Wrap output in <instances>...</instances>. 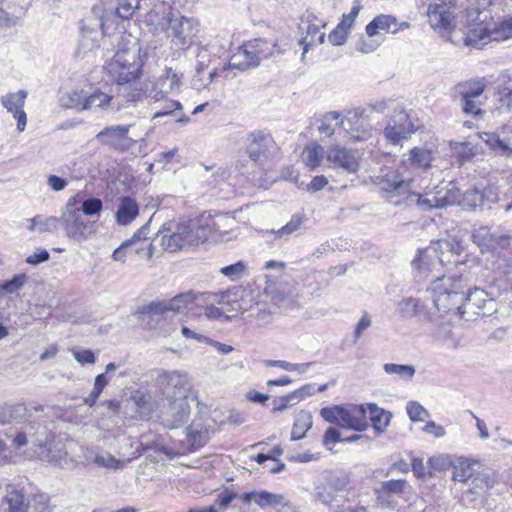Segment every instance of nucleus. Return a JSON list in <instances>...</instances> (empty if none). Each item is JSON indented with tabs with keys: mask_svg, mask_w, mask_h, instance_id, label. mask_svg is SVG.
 Returning a JSON list of instances; mask_svg holds the SVG:
<instances>
[{
	"mask_svg": "<svg viewBox=\"0 0 512 512\" xmlns=\"http://www.w3.org/2000/svg\"><path fill=\"white\" fill-rule=\"evenodd\" d=\"M313 424L310 412L301 411L295 419L291 432V440L297 441L305 437L306 432L311 429Z\"/></svg>",
	"mask_w": 512,
	"mask_h": 512,
	"instance_id": "45",
	"label": "nucleus"
},
{
	"mask_svg": "<svg viewBox=\"0 0 512 512\" xmlns=\"http://www.w3.org/2000/svg\"><path fill=\"white\" fill-rule=\"evenodd\" d=\"M28 96L26 90H19L14 93H8L0 98L1 104L17 120L18 131H24L27 123V115L23 109L25 100Z\"/></svg>",
	"mask_w": 512,
	"mask_h": 512,
	"instance_id": "21",
	"label": "nucleus"
},
{
	"mask_svg": "<svg viewBox=\"0 0 512 512\" xmlns=\"http://www.w3.org/2000/svg\"><path fill=\"white\" fill-rule=\"evenodd\" d=\"M512 38V16L505 18L493 28H489L482 24L470 29L467 35V44L478 45L480 42L488 41H504Z\"/></svg>",
	"mask_w": 512,
	"mask_h": 512,
	"instance_id": "12",
	"label": "nucleus"
},
{
	"mask_svg": "<svg viewBox=\"0 0 512 512\" xmlns=\"http://www.w3.org/2000/svg\"><path fill=\"white\" fill-rule=\"evenodd\" d=\"M239 499L244 503L254 501L262 509L286 505L283 495L271 493L266 490L246 492L239 495Z\"/></svg>",
	"mask_w": 512,
	"mask_h": 512,
	"instance_id": "26",
	"label": "nucleus"
},
{
	"mask_svg": "<svg viewBox=\"0 0 512 512\" xmlns=\"http://www.w3.org/2000/svg\"><path fill=\"white\" fill-rule=\"evenodd\" d=\"M363 113V109L356 108L349 111L347 115L342 117L341 121L337 123L353 141H366L372 137V127L369 122L362 117Z\"/></svg>",
	"mask_w": 512,
	"mask_h": 512,
	"instance_id": "14",
	"label": "nucleus"
},
{
	"mask_svg": "<svg viewBox=\"0 0 512 512\" xmlns=\"http://www.w3.org/2000/svg\"><path fill=\"white\" fill-rule=\"evenodd\" d=\"M384 371L389 375H398L401 379L409 381L415 375V367L408 364L386 363L383 366Z\"/></svg>",
	"mask_w": 512,
	"mask_h": 512,
	"instance_id": "51",
	"label": "nucleus"
},
{
	"mask_svg": "<svg viewBox=\"0 0 512 512\" xmlns=\"http://www.w3.org/2000/svg\"><path fill=\"white\" fill-rule=\"evenodd\" d=\"M151 219L139 228L130 239L125 240L118 248L113 251L112 258L114 261H125V256L129 249L133 250L136 254L140 253L143 249V241L147 239L149 233Z\"/></svg>",
	"mask_w": 512,
	"mask_h": 512,
	"instance_id": "25",
	"label": "nucleus"
},
{
	"mask_svg": "<svg viewBox=\"0 0 512 512\" xmlns=\"http://www.w3.org/2000/svg\"><path fill=\"white\" fill-rule=\"evenodd\" d=\"M156 385L167 402L161 409L160 423L168 429L182 426L190 415V387L186 375L177 371L162 372L156 379Z\"/></svg>",
	"mask_w": 512,
	"mask_h": 512,
	"instance_id": "2",
	"label": "nucleus"
},
{
	"mask_svg": "<svg viewBox=\"0 0 512 512\" xmlns=\"http://www.w3.org/2000/svg\"><path fill=\"white\" fill-rule=\"evenodd\" d=\"M437 245L441 253L439 256L440 262L444 261L445 253H451L452 255L459 256L464 251L462 241L456 237L441 239L437 242Z\"/></svg>",
	"mask_w": 512,
	"mask_h": 512,
	"instance_id": "48",
	"label": "nucleus"
},
{
	"mask_svg": "<svg viewBox=\"0 0 512 512\" xmlns=\"http://www.w3.org/2000/svg\"><path fill=\"white\" fill-rule=\"evenodd\" d=\"M326 27V22L320 20L313 12L307 11L301 18L299 31L301 37L298 41L303 47L302 60L311 47L321 45L325 42V33H320V28Z\"/></svg>",
	"mask_w": 512,
	"mask_h": 512,
	"instance_id": "11",
	"label": "nucleus"
},
{
	"mask_svg": "<svg viewBox=\"0 0 512 512\" xmlns=\"http://www.w3.org/2000/svg\"><path fill=\"white\" fill-rule=\"evenodd\" d=\"M27 222V230L31 232L55 233L61 226V216L46 217L44 215L37 214L34 217L27 219Z\"/></svg>",
	"mask_w": 512,
	"mask_h": 512,
	"instance_id": "32",
	"label": "nucleus"
},
{
	"mask_svg": "<svg viewBox=\"0 0 512 512\" xmlns=\"http://www.w3.org/2000/svg\"><path fill=\"white\" fill-rule=\"evenodd\" d=\"M30 416L24 404L6 405L0 411V423L12 425L14 429H18Z\"/></svg>",
	"mask_w": 512,
	"mask_h": 512,
	"instance_id": "29",
	"label": "nucleus"
},
{
	"mask_svg": "<svg viewBox=\"0 0 512 512\" xmlns=\"http://www.w3.org/2000/svg\"><path fill=\"white\" fill-rule=\"evenodd\" d=\"M432 248H427L425 250H419L417 256L412 261V266L418 270L419 273H425L426 271H429V262L428 259L430 258V251Z\"/></svg>",
	"mask_w": 512,
	"mask_h": 512,
	"instance_id": "61",
	"label": "nucleus"
},
{
	"mask_svg": "<svg viewBox=\"0 0 512 512\" xmlns=\"http://www.w3.org/2000/svg\"><path fill=\"white\" fill-rule=\"evenodd\" d=\"M410 159L420 168H428L433 160L432 152L427 149L415 147L410 151Z\"/></svg>",
	"mask_w": 512,
	"mask_h": 512,
	"instance_id": "55",
	"label": "nucleus"
},
{
	"mask_svg": "<svg viewBox=\"0 0 512 512\" xmlns=\"http://www.w3.org/2000/svg\"><path fill=\"white\" fill-rule=\"evenodd\" d=\"M342 114L340 112L331 111L326 113L323 118L319 121L317 127L319 133L326 137H330L334 134V128L331 125L332 121H341Z\"/></svg>",
	"mask_w": 512,
	"mask_h": 512,
	"instance_id": "54",
	"label": "nucleus"
},
{
	"mask_svg": "<svg viewBox=\"0 0 512 512\" xmlns=\"http://www.w3.org/2000/svg\"><path fill=\"white\" fill-rule=\"evenodd\" d=\"M29 510L32 512H50L49 499L46 494L34 495L30 501Z\"/></svg>",
	"mask_w": 512,
	"mask_h": 512,
	"instance_id": "63",
	"label": "nucleus"
},
{
	"mask_svg": "<svg viewBox=\"0 0 512 512\" xmlns=\"http://www.w3.org/2000/svg\"><path fill=\"white\" fill-rule=\"evenodd\" d=\"M451 0H434L427 9L428 22L434 30L448 31L453 27L454 14Z\"/></svg>",
	"mask_w": 512,
	"mask_h": 512,
	"instance_id": "19",
	"label": "nucleus"
},
{
	"mask_svg": "<svg viewBox=\"0 0 512 512\" xmlns=\"http://www.w3.org/2000/svg\"><path fill=\"white\" fill-rule=\"evenodd\" d=\"M391 24H395V17L392 15L380 14L373 18L366 27L365 32L368 37H374L379 30H391Z\"/></svg>",
	"mask_w": 512,
	"mask_h": 512,
	"instance_id": "46",
	"label": "nucleus"
},
{
	"mask_svg": "<svg viewBox=\"0 0 512 512\" xmlns=\"http://www.w3.org/2000/svg\"><path fill=\"white\" fill-rule=\"evenodd\" d=\"M217 46L215 44H207L205 46H199L196 54V74L193 78V85L200 88H207L209 85H205L208 82V79L205 82H202V73L219 57L217 56Z\"/></svg>",
	"mask_w": 512,
	"mask_h": 512,
	"instance_id": "22",
	"label": "nucleus"
},
{
	"mask_svg": "<svg viewBox=\"0 0 512 512\" xmlns=\"http://www.w3.org/2000/svg\"><path fill=\"white\" fill-rule=\"evenodd\" d=\"M406 485L407 481L405 479L383 481L380 484V487L375 490L377 503L381 507L394 509L396 507V502L391 498L394 495H402L405 491Z\"/></svg>",
	"mask_w": 512,
	"mask_h": 512,
	"instance_id": "23",
	"label": "nucleus"
},
{
	"mask_svg": "<svg viewBox=\"0 0 512 512\" xmlns=\"http://www.w3.org/2000/svg\"><path fill=\"white\" fill-rule=\"evenodd\" d=\"M247 271V262L239 260L236 263L227 265L220 269V273L229 278L231 281L241 279Z\"/></svg>",
	"mask_w": 512,
	"mask_h": 512,
	"instance_id": "52",
	"label": "nucleus"
},
{
	"mask_svg": "<svg viewBox=\"0 0 512 512\" xmlns=\"http://www.w3.org/2000/svg\"><path fill=\"white\" fill-rule=\"evenodd\" d=\"M362 407L365 411V420L371 422L376 434L383 433L391 421L392 414L375 403L362 404Z\"/></svg>",
	"mask_w": 512,
	"mask_h": 512,
	"instance_id": "27",
	"label": "nucleus"
},
{
	"mask_svg": "<svg viewBox=\"0 0 512 512\" xmlns=\"http://www.w3.org/2000/svg\"><path fill=\"white\" fill-rule=\"evenodd\" d=\"M253 49L254 48L251 46L249 41L245 42L239 47L238 51L231 57L228 63H219L218 66L212 68L208 73V82L205 85H210L219 77H223L225 79L232 78L233 76H230L229 74L232 69L245 71L247 69L257 67L261 60Z\"/></svg>",
	"mask_w": 512,
	"mask_h": 512,
	"instance_id": "9",
	"label": "nucleus"
},
{
	"mask_svg": "<svg viewBox=\"0 0 512 512\" xmlns=\"http://www.w3.org/2000/svg\"><path fill=\"white\" fill-rule=\"evenodd\" d=\"M326 157L332 167L342 169L350 174L356 173L360 168L358 151L342 147L338 144L328 148Z\"/></svg>",
	"mask_w": 512,
	"mask_h": 512,
	"instance_id": "17",
	"label": "nucleus"
},
{
	"mask_svg": "<svg viewBox=\"0 0 512 512\" xmlns=\"http://www.w3.org/2000/svg\"><path fill=\"white\" fill-rule=\"evenodd\" d=\"M477 462L470 461L465 458H458L452 463V479L457 482L469 483L473 478Z\"/></svg>",
	"mask_w": 512,
	"mask_h": 512,
	"instance_id": "37",
	"label": "nucleus"
},
{
	"mask_svg": "<svg viewBox=\"0 0 512 512\" xmlns=\"http://www.w3.org/2000/svg\"><path fill=\"white\" fill-rule=\"evenodd\" d=\"M453 460L449 455H437L428 459V474L431 476L433 472H442L452 466Z\"/></svg>",
	"mask_w": 512,
	"mask_h": 512,
	"instance_id": "56",
	"label": "nucleus"
},
{
	"mask_svg": "<svg viewBox=\"0 0 512 512\" xmlns=\"http://www.w3.org/2000/svg\"><path fill=\"white\" fill-rule=\"evenodd\" d=\"M434 201H436L434 193L420 194L418 192L411 191V189L406 193L403 200V202L409 206H417L422 212L439 209L437 203Z\"/></svg>",
	"mask_w": 512,
	"mask_h": 512,
	"instance_id": "36",
	"label": "nucleus"
},
{
	"mask_svg": "<svg viewBox=\"0 0 512 512\" xmlns=\"http://www.w3.org/2000/svg\"><path fill=\"white\" fill-rule=\"evenodd\" d=\"M249 42L251 46H253V50L254 52H256L260 60H264L272 56L277 47L276 42H274L273 40H267L262 38L249 40Z\"/></svg>",
	"mask_w": 512,
	"mask_h": 512,
	"instance_id": "49",
	"label": "nucleus"
},
{
	"mask_svg": "<svg viewBox=\"0 0 512 512\" xmlns=\"http://www.w3.org/2000/svg\"><path fill=\"white\" fill-rule=\"evenodd\" d=\"M460 106L462 112L475 119H480L484 116V111L481 108V103L476 99L460 98Z\"/></svg>",
	"mask_w": 512,
	"mask_h": 512,
	"instance_id": "53",
	"label": "nucleus"
},
{
	"mask_svg": "<svg viewBox=\"0 0 512 512\" xmlns=\"http://www.w3.org/2000/svg\"><path fill=\"white\" fill-rule=\"evenodd\" d=\"M76 203V197H72L62 208L61 226L67 237L76 242H83L92 235L94 225L93 222L85 220Z\"/></svg>",
	"mask_w": 512,
	"mask_h": 512,
	"instance_id": "7",
	"label": "nucleus"
},
{
	"mask_svg": "<svg viewBox=\"0 0 512 512\" xmlns=\"http://www.w3.org/2000/svg\"><path fill=\"white\" fill-rule=\"evenodd\" d=\"M496 94L502 106L512 109V71H503L498 77Z\"/></svg>",
	"mask_w": 512,
	"mask_h": 512,
	"instance_id": "35",
	"label": "nucleus"
},
{
	"mask_svg": "<svg viewBox=\"0 0 512 512\" xmlns=\"http://www.w3.org/2000/svg\"><path fill=\"white\" fill-rule=\"evenodd\" d=\"M182 109V104L179 101L170 100L165 102L164 106L153 114L152 119L155 120L160 117L171 115L175 117V121L177 123L186 125L189 123L190 118L182 112Z\"/></svg>",
	"mask_w": 512,
	"mask_h": 512,
	"instance_id": "38",
	"label": "nucleus"
},
{
	"mask_svg": "<svg viewBox=\"0 0 512 512\" xmlns=\"http://www.w3.org/2000/svg\"><path fill=\"white\" fill-rule=\"evenodd\" d=\"M320 415L326 422L344 429L362 432L369 427V422L365 420V411L362 404L323 407L320 410Z\"/></svg>",
	"mask_w": 512,
	"mask_h": 512,
	"instance_id": "6",
	"label": "nucleus"
},
{
	"mask_svg": "<svg viewBox=\"0 0 512 512\" xmlns=\"http://www.w3.org/2000/svg\"><path fill=\"white\" fill-rule=\"evenodd\" d=\"M205 293H195L193 291H187L176 295L170 300L166 301H152L143 310L142 314H148L151 317H156L158 322L165 313L169 311L180 312L182 309H187L188 312L193 311L195 308H199L202 302H205Z\"/></svg>",
	"mask_w": 512,
	"mask_h": 512,
	"instance_id": "8",
	"label": "nucleus"
},
{
	"mask_svg": "<svg viewBox=\"0 0 512 512\" xmlns=\"http://www.w3.org/2000/svg\"><path fill=\"white\" fill-rule=\"evenodd\" d=\"M182 79V72L165 66L162 73L152 82L151 88H147L148 97L155 102L165 99L168 94L180 91Z\"/></svg>",
	"mask_w": 512,
	"mask_h": 512,
	"instance_id": "13",
	"label": "nucleus"
},
{
	"mask_svg": "<svg viewBox=\"0 0 512 512\" xmlns=\"http://www.w3.org/2000/svg\"><path fill=\"white\" fill-rule=\"evenodd\" d=\"M168 30L172 44L182 51L188 50L199 33V21L193 17H185L171 13L168 18Z\"/></svg>",
	"mask_w": 512,
	"mask_h": 512,
	"instance_id": "10",
	"label": "nucleus"
},
{
	"mask_svg": "<svg viewBox=\"0 0 512 512\" xmlns=\"http://www.w3.org/2000/svg\"><path fill=\"white\" fill-rule=\"evenodd\" d=\"M396 310L399 315L403 318H426L428 316V310L423 302L417 298L408 297L403 298L397 303Z\"/></svg>",
	"mask_w": 512,
	"mask_h": 512,
	"instance_id": "30",
	"label": "nucleus"
},
{
	"mask_svg": "<svg viewBox=\"0 0 512 512\" xmlns=\"http://www.w3.org/2000/svg\"><path fill=\"white\" fill-rule=\"evenodd\" d=\"M131 400L140 416H150L154 408V401L149 393L139 389L135 390L131 393Z\"/></svg>",
	"mask_w": 512,
	"mask_h": 512,
	"instance_id": "44",
	"label": "nucleus"
},
{
	"mask_svg": "<svg viewBox=\"0 0 512 512\" xmlns=\"http://www.w3.org/2000/svg\"><path fill=\"white\" fill-rule=\"evenodd\" d=\"M30 501L22 489H18L12 484L6 487V494L1 503L3 512H29Z\"/></svg>",
	"mask_w": 512,
	"mask_h": 512,
	"instance_id": "24",
	"label": "nucleus"
},
{
	"mask_svg": "<svg viewBox=\"0 0 512 512\" xmlns=\"http://www.w3.org/2000/svg\"><path fill=\"white\" fill-rule=\"evenodd\" d=\"M93 463L100 467H107V468H118L119 466V460L116 459L113 455L107 452L103 453H95L93 457Z\"/></svg>",
	"mask_w": 512,
	"mask_h": 512,
	"instance_id": "62",
	"label": "nucleus"
},
{
	"mask_svg": "<svg viewBox=\"0 0 512 512\" xmlns=\"http://www.w3.org/2000/svg\"><path fill=\"white\" fill-rule=\"evenodd\" d=\"M415 131L409 115L401 108L394 109L385 129L384 136L392 144H399Z\"/></svg>",
	"mask_w": 512,
	"mask_h": 512,
	"instance_id": "16",
	"label": "nucleus"
},
{
	"mask_svg": "<svg viewBox=\"0 0 512 512\" xmlns=\"http://www.w3.org/2000/svg\"><path fill=\"white\" fill-rule=\"evenodd\" d=\"M323 155V147L318 143H311L304 149L302 153V160L307 167L315 169L320 166Z\"/></svg>",
	"mask_w": 512,
	"mask_h": 512,
	"instance_id": "47",
	"label": "nucleus"
},
{
	"mask_svg": "<svg viewBox=\"0 0 512 512\" xmlns=\"http://www.w3.org/2000/svg\"><path fill=\"white\" fill-rule=\"evenodd\" d=\"M306 221L304 214L292 215L290 221L278 230H272L279 238L288 237L300 230L302 224Z\"/></svg>",
	"mask_w": 512,
	"mask_h": 512,
	"instance_id": "50",
	"label": "nucleus"
},
{
	"mask_svg": "<svg viewBox=\"0 0 512 512\" xmlns=\"http://www.w3.org/2000/svg\"><path fill=\"white\" fill-rule=\"evenodd\" d=\"M434 196L438 208L441 209L446 206L458 203L461 194L456 185L452 182H449L446 186L441 187L436 192H434Z\"/></svg>",
	"mask_w": 512,
	"mask_h": 512,
	"instance_id": "39",
	"label": "nucleus"
},
{
	"mask_svg": "<svg viewBox=\"0 0 512 512\" xmlns=\"http://www.w3.org/2000/svg\"><path fill=\"white\" fill-rule=\"evenodd\" d=\"M86 89H75L64 94L60 101L63 107L76 109L78 111L87 110L86 105Z\"/></svg>",
	"mask_w": 512,
	"mask_h": 512,
	"instance_id": "41",
	"label": "nucleus"
},
{
	"mask_svg": "<svg viewBox=\"0 0 512 512\" xmlns=\"http://www.w3.org/2000/svg\"><path fill=\"white\" fill-rule=\"evenodd\" d=\"M265 364L270 367H279L285 371H298L299 373H305L307 369L312 365L308 363H290L283 360H266Z\"/></svg>",
	"mask_w": 512,
	"mask_h": 512,
	"instance_id": "57",
	"label": "nucleus"
},
{
	"mask_svg": "<svg viewBox=\"0 0 512 512\" xmlns=\"http://www.w3.org/2000/svg\"><path fill=\"white\" fill-rule=\"evenodd\" d=\"M244 145L245 153L257 166L264 167L277 161L280 157V147L273 136L263 130H254L247 133Z\"/></svg>",
	"mask_w": 512,
	"mask_h": 512,
	"instance_id": "5",
	"label": "nucleus"
},
{
	"mask_svg": "<svg viewBox=\"0 0 512 512\" xmlns=\"http://www.w3.org/2000/svg\"><path fill=\"white\" fill-rule=\"evenodd\" d=\"M487 81L484 77L474 78L466 81L459 82L454 87L455 93L459 98L477 99L485 91Z\"/></svg>",
	"mask_w": 512,
	"mask_h": 512,
	"instance_id": "31",
	"label": "nucleus"
},
{
	"mask_svg": "<svg viewBox=\"0 0 512 512\" xmlns=\"http://www.w3.org/2000/svg\"><path fill=\"white\" fill-rule=\"evenodd\" d=\"M406 411L410 420L413 422H422L425 417H429V412L416 401H409L406 406Z\"/></svg>",
	"mask_w": 512,
	"mask_h": 512,
	"instance_id": "59",
	"label": "nucleus"
},
{
	"mask_svg": "<svg viewBox=\"0 0 512 512\" xmlns=\"http://www.w3.org/2000/svg\"><path fill=\"white\" fill-rule=\"evenodd\" d=\"M236 498H239L238 494L230 488H224L216 496V505L222 509H226Z\"/></svg>",
	"mask_w": 512,
	"mask_h": 512,
	"instance_id": "64",
	"label": "nucleus"
},
{
	"mask_svg": "<svg viewBox=\"0 0 512 512\" xmlns=\"http://www.w3.org/2000/svg\"><path fill=\"white\" fill-rule=\"evenodd\" d=\"M429 290L439 312L455 313L466 321L490 316L497 310L496 301L483 289L472 290L463 275L437 277Z\"/></svg>",
	"mask_w": 512,
	"mask_h": 512,
	"instance_id": "1",
	"label": "nucleus"
},
{
	"mask_svg": "<svg viewBox=\"0 0 512 512\" xmlns=\"http://www.w3.org/2000/svg\"><path fill=\"white\" fill-rule=\"evenodd\" d=\"M141 51L140 45L136 42L131 47L117 51L105 66L109 77L120 85L139 79L146 57Z\"/></svg>",
	"mask_w": 512,
	"mask_h": 512,
	"instance_id": "3",
	"label": "nucleus"
},
{
	"mask_svg": "<svg viewBox=\"0 0 512 512\" xmlns=\"http://www.w3.org/2000/svg\"><path fill=\"white\" fill-rule=\"evenodd\" d=\"M130 125L108 126L96 135V140L102 145L117 151L125 152L131 149L136 141L128 136Z\"/></svg>",
	"mask_w": 512,
	"mask_h": 512,
	"instance_id": "15",
	"label": "nucleus"
},
{
	"mask_svg": "<svg viewBox=\"0 0 512 512\" xmlns=\"http://www.w3.org/2000/svg\"><path fill=\"white\" fill-rule=\"evenodd\" d=\"M139 214V206L135 199L125 196L120 199L116 211V221L119 225H129Z\"/></svg>",
	"mask_w": 512,
	"mask_h": 512,
	"instance_id": "34",
	"label": "nucleus"
},
{
	"mask_svg": "<svg viewBox=\"0 0 512 512\" xmlns=\"http://www.w3.org/2000/svg\"><path fill=\"white\" fill-rule=\"evenodd\" d=\"M479 137L491 150L501 155H507L512 153L510 143L507 142L506 140L500 139V137L496 133L482 132L479 134Z\"/></svg>",
	"mask_w": 512,
	"mask_h": 512,
	"instance_id": "43",
	"label": "nucleus"
},
{
	"mask_svg": "<svg viewBox=\"0 0 512 512\" xmlns=\"http://www.w3.org/2000/svg\"><path fill=\"white\" fill-rule=\"evenodd\" d=\"M374 183L379 186L382 191L394 196H402L403 199L412 186L411 180L404 179L403 175L398 170L393 169L382 170L381 173L375 177Z\"/></svg>",
	"mask_w": 512,
	"mask_h": 512,
	"instance_id": "18",
	"label": "nucleus"
},
{
	"mask_svg": "<svg viewBox=\"0 0 512 512\" xmlns=\"http://www.w3.org/2000/svg\"><path fill=\"white\" fill-rule=\"evenodd\" d=\"M471 237L472 241L482 252H491L498 248H506L510 243L509 235L492 231L487 226L474 229Z\"/></svg>",
	"mask_w": 512,
	"mask_h": 512,
	"instance_id": "20",
	"label": "nucleus"
},
{
	"mask_svg": "<svg viewBox=\"0 0 512 512\" xmlns=\"http://www.w3.org/2000/svg\"><path fill=\"white\" fill-rule=\"evenodd\" d=\"M158 233L162 235L161 246L169 252L195 247L205 240L202 228L186 223H165Z\"/></svg>",
	"mask_w": 512,
	"mask_h": 512,
	"instance_id": "4",
	"label": "nucleus"
},
{
	"mask_svg": "<svg viewBox=\"0 0 512 512\" xmlns=\"http://www.w3.org/2000/svg\"><path fill=\"white\" fill-rule=\"evenodd\" d=\"M113 97L109 94H106L100 90V88H90L86 90V105L87 110H91L94 108L105 109Z\"/></svg>",
	"mask_w": 512,
	"mask_h": 512,
	"instance_id": "42",
	"label": "nucleus"
},
{
	"mask_svg": "<svg viewBox=\"0 0 512 512\" xmlns=\"http://www.w3.org/2000/svg\"><path fill=\"white\" fill-rule=\"evenodd\" d=\"M187 440L192 450L203 447L210 439V432L201 416L195 417L186 428Z\"/></svg>",
	"mask_w": 512,
	"mask_h": 512,
	"instance_id": "28",
	"label": "nucleus"
},
{
	"mask_svg": "<svg viewBox=\"0 0 512 512\" xmlns=\"http://www.w3.org/2000/svg\"><path fill=\"white\" fill-rule=\"evenodd\" d=\"M449 147L458 166L470 162L479 153V148L470 141H451Z\"/></svg>",
	"mask_w": 512,
	"mask_h": 512,
	"instance_id": "33",
	"label": "nucleus"
},
{
	"mask_svg": "<svg viewBox=\"0 0 512 512\" xmlns=\"http://www.w3.org/2000/svg\"><path fill=\"white\" fill-rule=\"evenodd\" d=\"M103 203L102 200L96 197H90L84 200L81 204L80 213L86 216H96L102 211Z\"/></svg>",
	"mask_w": 512,
	"mask_h": 512,
	"instance_id": "58",
	"label": "nucleus"
},
{
	"mask_svg": "<svg viewBox=\"0 0 512 512\" xmlns=\"http://www.w3.org/2000/svg\"><path fill=\"white\" fill-rule=\"evenodd\" d=\"M486 200L487 197L483 190L473 188L460 196L458 204L463 210L473 211L477 207L482 206Z\"/></svg>",
	"mask_w": 512,
	"mask_h": 512,
	"instance_id": "40",
	"label": "nucleus"
},
{
	"mask_svg": "<svg viewBox=\"0 0 512 512\" xmlns=\"http://www.w3.org/2000/svg\"><path fill=\"white\" fill-rule=\"evenodd\" d=\"M27 281L26 274H16L12 279L4 281L0 284V289H2L7 294H12L18 292L23 285Z\"/></svg>",
	"mask_w": 512,
	"mask_h": 512,
	"instance_id": "60",
	"label": "nucleus"
}]
</instances>
